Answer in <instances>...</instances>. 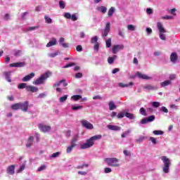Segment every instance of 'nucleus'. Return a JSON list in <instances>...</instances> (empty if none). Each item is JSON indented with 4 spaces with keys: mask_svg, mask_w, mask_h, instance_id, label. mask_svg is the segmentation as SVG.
Returning a JSON list of instances; mask_svg holds the SVG:
<instances>
[{
    "mask_svg": "<svg viewBox=\"0 0 180 180\" xmlns=\"http://www.w3.org/2000/svg\"><path fill=\"white\" fill-rule=\"evenodd\" d=\"M78 134H76L73 136L72 139L70 141V144H77V141H78L79 139Z\"/></svg>",
    "mask_w": 180,
    "mask_h": 180,
    "instance_id": "c756f323",
    "label": "nucleus"
},
{
    "mask_svg": "<svg viewBox=\"0 0 180 180\" xmlns=\"http://www.w3.org/2000/svg\"><path fill=\"white\" fill-rule=\"evenodd\" d=\"M160 110V112H163V113H168V109L165 106H162Z\"/></svg>",
    "mask_w": 180,
    "mask_h": 180,
    "instance_id": "13d9d810",
    "label": "nucleus"
},
{
    "mask_svg": "<svg viewBox=\"0 0 180 180\" xmlns=\"http://www.w3.org/2000/svg\"><path fill=\"white\" fill-rule=\"evenodd\" d=\"M139 112L143 116H147V112L144 108H141Z\"/></svg>",
    "mask_w": 180,
    "mask_h": 180,
    "instance_id": "603ef678",
    "label": "nucleus"
},
{
    "mask_svg": "<svg viewBox=\"0 0 180 180\" xmlns=\"http://www.w3.org/2000/svg\"><path fill=\"white\" fill-rule=\"evenodd\" d=\"M172 82L171 80H165L163 82L160 84L161 86L165 87V86H168V85H171Z\"/></svg>",
    "mask_w": 180,
    "mask_h": 180,
    "instance_id": "473e14b6",
    "label": "nucleus"
},
{
    "mask_svg": "<svg viewBox=\"0 0 180 180\" xmlns=\"http://www.w3.org/2000/svg\"><path fill=\"white\" fill-rule=\"evenodd\" d=\"M127 30L130 32H134V30H136V26H134V25H128Z\"/></svg>",
    "mask_w": 180,
    "mask_h": 180,
    "instance_id": "c03bdc74",
    "label": "nucleus"
},
{
    "mask_svg": "<svg viewBox=\"0 0 180 180\" xmlns=\"http://www.w3.org/2000/svg\"><path fill=\"white\" fill-rule=\"evenodd\" d=\"M149 140L151 141V142L153 143V144H157V139L153 136H150L149 138Z\"/></svg>",
    "mask_w": 180,
    "mask_h": 180,
    "instance_id": "0e129e2a",
    "label": "nucleus"
},
{
    "mask_svg": "<svg viewBox=\"0 0 180 180\" xmlns=\"http://www.w3.org/2000/svg\"><path fill=\"white\" fill-rule=\"evenodd\" d=\"M58 54H60V51H57L54 53H49L48 56L51 58H54V57H57V56H58Z\"/></svg>",
    "mask_w": 180,
    "mask_h": 180,
    "instance_id": "72a5a7b5",
    "label": "nucleus"
},
{
    "mask_svg": "<svg viewBox=\"0 0 180 180\" xmlns=\"http://www.w3.org/2000/svg\"><path fill=\"white\" fill-rule=\"evenodd\" d=\"M105 44H106V47L108 49H109V47H110V46H112V39H108L106 41H105Z\"/></svg>",
    "mask_w": 180,
    "mask_h": 180,
    "instance_id": "864d4df0",
    "label": "nucleus"
},
{
    "mask_svg": "<svg viewBox=\"0 0 180 180\" xmlns=\"http://www.w3.org/2000/svg\"><path fill=\"white\" fill-rule=\"evenodd\" d=\"M50 75H51V72H46L44 73L38 79L32 82L33 85H41L44 84L47 78L50 77Z\"/></svg>",
    "mask_w": 180,
    "mask_h": 180,
    "instance_id": "f03ea898",
    "label": "nucleus"
},
{
    "mask_svg": "<svg viewBox=\"0 0 180 180\" xmlns=\"http://www.w3.org/2000/svg\"><path fill=\"white\" fill-rule=\"evenodd\" d=\"M34 73L31 72L30 74L25 76L22 79V82H27L28 81H30V79H32V78H34Z\"/></svg>",
    "mask_w": 180,
    "mask_h": 180,
    "instance_id": "2eb2a0df",
    "label": "nucleus"
},
{
    "mask_svg": "<svg viewBox=\"0 0 180 180\" xmlns=\"http://www.w3.org/2000/svg\"><path fill=\"white\" fill-rule=\"evenodd\" d=\"M136 77H139L140 79H146V80L153 79L152 77H150L147 75L142 74L140 72H136Z\"/></svg>",
    "mask_w": 180,
    "mask_h": 180,
    "instance_id": "1a4fd4ad",
    "label": "nucleus"
},
{
    "mask_svg": "<svg viewBox=\"0 0 180 180\" xmlns=\"http://www.w3.org/2000/svg\"><path fill=\"white\" fill-rule=\"evenodd\" d=\"M46 168H47V166L43 165H41V167H39L38 168L37 171H38L39 172H41V171H44V169H46Z\"/></svg>",
    "mask_w": 180,
    "mask_h": 180,
    "instance_id": "052dcab7",
    "label": "nucleus"
},
{
    "mask_svg": "<svg viewBox=\"0 0 180 180\" xmlns=\"http://www.w3.org/2000/svg\"><path fill=\"white\" fill-rule=\"evenodd\" d=\"M146 140V136H141L139 139H136V143H143Z\"/></svg>",
    "mask_w": 180,
    "mask_h": 180,
    "instance_id": "49530a36",
    "label": "nucleus"
},
{
    "mask_svg": "<svg viewBox=\"0 0 180 180\" xmlns=\"http://www.w3.org/2000/svg\"><path fill=\"white\" fill-rule=\"evenodd\" d=\"M28 108H29V101L20 103V109L22 110V112H27Z\"/></svg>",
    "mask_w": 180,
    "mask_h": 180,
    "instance_id": "f8f14e48",
    "label": "nucleus"
},
{
    "mask_svg": "<svg viewBox=\"0 0 180 180\" xmlns=\"http://www.w3.org/2000/svg\"><path fill=\"white\" fill-rule=\"evenodd\" d=\"M157 27L159 30V37L161 40H167V36L164 33H167V30L164 28L162 22H158L157 23Z\"/></svg>",
    "mask_w": 180,
    "mask_h": 180,
    "instance_id": "20e7f679",
    "label": "nucleus"
},
{
    "mask_svg": "<svg viewBox=\"0 0 180 180\" xmlns=\"http://www.w3.org/2000/svg\"><path fill=\"white\" fill-rule=\"evenodd\" d=\"M146 13L148 15H153V10L151 8H148L146 9Z\"/></svg>",
    "mask_w": 180,
    "mask_h": 180,
    "instance_id": "338daca9",
    "label": "nucleus"
},
{
    "mask_svg": "<svg viewBox=\"0 0 180 180\" xmlns=\"http://www.w3.org/2000/svg\"><path fill=\"white\" fill-rule=\"evenodd\" d=\"M91 43L92 44L98 43V36H94V37L91 38Z\"/></svg>",
    "mask_w": 180,
    "mask_h": 180,
    "instance_id": "09e8293b",
    "label": "nucleus"
},
{
    "mask_svg": "<svg viewBox=\"0 0 180 180\" xmlns=\"http://www.w3.org/2000/svg\"><path fill=\"white\" fill-rule=\"evenodd\" d=\"M60 154H61V152H56L55 153H53L50 156V158H57V157H60Z\"/></svg>",
    "mask_w": 180,
    "mask_h": 180,
    "instance_id": "de8ad7c7",
    "label": "nucleus"
},
{
    "mask_svg": "<svg viewBox=\"0 0 180 180\" xmlns=\"http://www.w3.org/2000/svg\"><path fill=\"white\" fill-rule=\"evenodd\" d=\"M162 19L166 20H169L172 19H174V16L172 15H165L163 17H162Z\"/></svg>",
    "mask_w": 180,
    "mask_h": 180,
    "instance_id": "6e6d98bb",
    "label": "nucleus"
},
{
    "mask_svg": "<svg viewBox=\"0 0 180 180\" xmlns=\"http://www.w3.org/2000/svg\"><path fill=\"white\" fill-rule=\"evenodd\" d=\"M10 67H14L15 68H20L22 67H25V63L19 62L10 64Z\"/></svg>",
    "mask_w": 180,
    "mask_h": 180,
    "instance_id": "a211bd4d",
    "label": "nucleus"
},
{
    "mask_svg": "<svg viewBox=\"0 0 180 180\" xmlns=\"http://www.w3.org/2000/svg\"><path fill=\"white\" fill-rule=\"evenodd\" d=\"M63 82H64V79L60 80L59 82H57L55 84H53V87L56 88V86H60L61 84H63Z\"/></svg>",
    "mask_w": 180,
    "mask_h": 180,
    "instance_id": "8fccbe9b",
    "label": "nucleus"
},
{
    "mask_svg": "<svg viewBox=\"0 0 180 180\" xmlns=\"http://www.w3.org/2000/svg\"><path fill=\"white\" fill-rule=\"evenodd\" d=\"M89 167V164H82L79 165L76 167L77 169H84V168H88Z\"/></svg>",
    "mask_w": 180,
    "mask_h": 180,
    "instance_id": "7c9ffc66",
    "label": "nucleus"
},
{
    "mask_svg": "<svg viewBox=\"0 0 180 180\" xmlns=\"http://www.w3.org/2000/svg\"><path fill=\"white\" fill-rule=\"evenodd\" d=\"M64 16L66 19H71V13H65Z\"/></svg>",
    "mask_w": 180,
    "mask_h": 180,
    "instance_id": "69168bd1",
    "label": "nucleus"
},
{
    "mask_svg": "<svg viewBox=\"0 0 180 180\" xmlns=\"http://www.w3.org/2000/svg\"><path fill=\"white\" fill-rule=\"evenodd\" d=\"M70 19L73 21L75 22L77 20H78V17H77V15L75 14H72L70 17Z\"/></svg>",
    "mask_w": 180,
    "mask_h": 180,
    "instance_id": "680f3d73",
    "label": "nucleus"
},
{
    "mask_svg": "<svg viewBox=\"0 0 180 180\" xmlns=\"http://www.w3.org/2000/svg\"><path fill=\"white\" fill-rule=\"evenodd\" d=\"M57 44V39L56 38H52L51 41L46 44V47H51Z\"/></svg>",
    "mask_w": 180,
    "mask_h": 180,
    "instance_id": "5701e85b",
    "label": "nucleus"
},
{
    "mask_svg": "<svg viewBox=\"0 0 180 180\" xmlns=\"http://www.w3.org/2000/svg\"><path fill=\"white\" fill-rule=\"evenodd\" d=\"M109 32H110V22H108L103 32V37H106L109 34Z\"/></svg>",
    "mask_w": 180,
    "mask_h": 180,
    "instance_id": "9b49d317",
    "label": "nucleus"
},
{
    "mask_svg": "<svg viewBox=\"0 0 180 180\" xmlns=\"http://www.w3.org/2000/svg\"><path fill=\"white\" fill-rule=\"evenodd\" d=\"M176 8H172L170 10H168V13H170V15H173V16H176Z\"/></svg>",
    "mask_w": 180,
    "mask_h": 180,
    "instance_id": "a19ab883",
    "label": "nucleus"
},
{
    "mask_svg": "<svg viewBox=\"0 0 180 180\" xmlns=\"http://www.w3.org/2000/svg\"><path fill=\"white\" fill-rule=\"evenodd\" d=\"M59 6L60 9H64L65 8V2H64L63 0H60L59 1Z\"/></svg>",
    "mask_w": 180,
    "mask_h": 180,
    "instance_id": "3c124183",
    "label": "nucleus"
},
{
    "mask_svg": "<svg viewBox=\"0 0 180 180\" xmlns=\"http://www.w3.org/2000/svg\"><path fill=\"white\" fill-rule=\"evenodd\" d=\"M82 109V105H78L77 104L72 105V110H79Z\"/></svg>",
    "mask_w": 180,
    "mask_h": 180,
    "instance_id": "f704fd0d",
    "label": "nucleus"
},
{
    "mask_svg": "<svg viewBox=\"0 0 180 180\" xmlns=\"http://www.w3.org/2000/svg\"><path fill=\"white\" fill-rule=\"evenodd\" d=\"M25 165H22L19 169L17 171L18 173L19 172H22V171H25Z\"/></svg>",
    "mask_w": 180,
    "mask_h": 180,
    "instance_id": "e2e57ef3",
    "label": "nucleus"
},
{
    "mask_svg": "<svg viewBox=\"0 0 180 180\" xmlns=\"http://www.w3.org/2000/svg\"><path fill=\"white\" fill-rule=\"evenodd\" d=\"M94 51H96V53H98L99 51V43L96 42L94 44Z\"/></svg>",
    "mask_w": 180,
    "mask_h": 180,
    "instance_id": "4d7b16f0",
    "label": "nucleus"
},
{
    "mask_svg": "<svg viewBox=\"0 0 180 180\" xmlns=\"http://www.w3.org/2000/svg\"><path fill=\"white\" fill-rule=\"evenodd\" d=\"M130 133H131V131L127 130L122 134L121 137L122 139H124L125 137H127V136H129V134H130Z\"/></svg>",
    "mask_w": 180,
    "mask_h": 180,
    "instance_id": "79ce46f5",
    "label": "nucleus"
},
{
    "mask_svg": "<svg viewBox=\"0 0 180 180\" xmlns=\"http://www.w3.org/2000/svg\"><path fill=\"white\" fill-rule=\"evenodd\" d=\"M116 58H117V56H116V55H114L112 57H109L108 58V64H113V63H115V60H116Z\"/></svg>",
    "mask_w": 180,
    "mask_h": 180,
    "instance_id": "bb28decb",
    "label": "nucleus"
},
{
    "mask_svg": "<svg viewBox=\"0 0 180 180\" xmlns=\"http://www.w3.org/2000/svg\"><path fill=\"white\" fill-rule=\"evenodd\" d=\"M27 86H28L26 85V83H20V84H18V89H25L27 90Z\"/></svg>",
    "mask_w": 180,
    "mask_h": 180,
    "instance_id": "4c0bfd02",
    "label": "nucleus"
},
{
    "mask_svg": "<svg viewBox=\"0 0 180 180\" xmlns=\"http://www.w3.org/2000/svg\"><path fill=\"white\" fill-rule=\"evenodd\" d=\"M152 106H153V108H159L160 102H158V101L152 102Z\"/></svg>",
    "mask_w": 180,
    "mask_h": 180,
    "instance_id": "bf43d9fd",
    "label": "nucleus"
},
{
    "mask_svg": "<svg viewBox=\"0 0 180 180\" xmlns=\"http://www.w3.org/2000/svg\"><path fill=\"white\" fill-rule=\"evenodd\" d=\"M105 162L109 167H120L119 159L116 158H107L105 159Z\"/></svg>",
    "mask_w": 180,
    "mask_h": 180,
    "instance_id": "39448f33",
    "label": "nucleus"
},
{
    "mask_svg": "<svg viewBox=\"0 0 180 180\" xmlns=\"http://www.w3.org/2000/svg\"><path fill=\"white\" fill-rule=\"evenodd\" d=\"M77 144L70 143V146H68L66 149L67 154H70L72 151V150H74L75 147H77Z\"/></svg>",
    "mask_w": 180,
    "mask_h": 180,
    "instance_id": "b1692460",
    "label": "nucleus"
},
{
    "mask_svg": "<svg viewBox=\"0 0 180 180\" xmlns=\"http://www.w3.org/2000/svg\"><path fill=\"white\" fill-rule=\"evenodd\" d=\"M124 116H126V114L124 112H121L120 113H118V115H117V119H123V117H124Z\"/></svg>",
    "mask_w": 180,
    "mask_h": 180,
    "instance_id": "5fc2aeb1",
    "label": "nucleus"
},
{
    "mask_svg": "<svg viewBox=\"0 0 180 180\" xmlns=\"http://www.w3.org/2000/svg\"><path fill=\"white\" fill-rule=\"evenodd\" d=\"M15 165H12L11 166H9L7 168V174H8L9 175H14L15 174Z\"/></svg>",
    "mask_w": 180,
    "mask_h": 180,
    "instance_id": "dca6fc26",
    "label": "nucleus"
},
{
    "mask_svg": "<svg viewBox=\"0 0 180 180\" xmlns=\"http://www.w3.org/2000/svg\"><path fill=\"white\" fill-rule=\"evenodd\" d=\"M75 78H77V79L82 78V73H81V72L76 73Z\"/></svg>",
    "mask_w": 180,
    "mask_h": 180,
    "instance_id": "774afa93",
    "label": "nucleus"
},
{
    "mask_svg": "<svg viewBox=\"0 0 180 180\" xmlns=\"http://www.w3.org/2000/svg\"><path fill=\"white\" fill-rule=\"evenodd\" d=\"M82 127H84V129H87V130H92L94 129V124H92L91 122H88L86 120H82L80 122Z\"/></svg>",
    "mask_w": 180,
    "mask_h": 180,
    "instance_id": "423d86ee",
    "label": "nucleus"
},
{
    "mask_svg": "<svg viewBox=\"0 0 180 180\" xmlns=\"http://www.w3.org/2000/svg\"><path fill=\"white\" fill-rule=\"evenodd\" d=\"M34 140V137H33V136H30L28 138V140L26 143V147H27V148L32 147V144H33Z\"/></svg>",
    "mask_w": 180,
    "mask_h": 180,
    "instance_id": "412c9836",
    "label": "nucleus"
},
{
    "mask_svg": "<svg viewBox=\"0 0 180 180\" xmlns=\"http://www.w3.org/2000/svg\"><path fill=\"white\" fill-rule=\"evenodd\" d=\"M4 75L8 82H12V79H11V72H4Z\"/></svg>",
    "mask_w": 180,
    "mask_h": 180,
    "instance_id": "a878e982",
    "label": "nucleus"
},
{
    "mask_svg": "<svg viewBox=\"0 0 180 180\" xmlns=\"http://www.w3.org/2000/svg\"><path fill=\"white\" fill-rule=\"evenodd\" d=\"M59 45L63 47V49H68L70 47V44L68 43H65V39L64 37H60L59 39Z\"/></svg>",
    "mask_w": 180,
    "mask_h": 180,
    "instance_id": "ddd939ff",
    "label": "nucleus"
},
{
    "mask_svg": "<svg viewBox=\"0 0 180 180\" xmlns=\"http://www.w3.org/2000/svg\"><path fill=\"white\" fill-rule=\"evenodd\" d=\"M153 133L155 136H162V134H164V131H160V130H155L153 131Z\"/></svg>",
    "mask_w": 180,
    "mask_h": 180,
    "instance_id": "ea45409f",
    "label": "nucleus"
},
{
    "mask_svg": "<svg viewBox=\"0 0 180 180\" xmlns=\"http://www.w3.org/2000/svg\"><path fill=\"white\" fill-rule=\"evenodd\" d=\"M125 116L128 119H130V120H133L136 119V115H134V114H131L130 112H126Z\"/></svg>",
    "mask_w": 180,
    "mask_h": 180,
    "instance_id": "cd10ccee",
    "label": "nucleus"
},
{
    "mask_svg": "<svg viewBox=\"0 0 180 180\" xmlns=\"http://www.w3.org/2000/svg\"><path fill=\"white\" fill-rule=\"evenodd\" d=\"M27 92H37L39 91V89L34 86H27Z\"/></svg>",
    "mask_w": 180,
    "mask_h": 180,
    "instance_id": "6ab92c4d",
    "label": "nucleus"
},
{
    "mask_svg": "<svg viewBox=\"0 0 180 180\" xmlns=\"http://www.w3.org/2000/svg\"><path fill=\"white\" fill-rule=\"evenodd\" d=\"M108 108L110 110H115V109H116L117 106L116 105V104H115V101H110L108 103Z\"/></svg>",
    "mask_w": 180,
    "mask_h": 180,
    "instance_id": "4be33fe9",
    "label": "nucleus"
},
{
    "mask_svg": "<svg viewBox=\"0 0 180 180\" xmlns=\"http://www.w3.org/2000/svg\"><path fill=\"white\" fill-rule=\"evenodd\" d=\"M22 54V51L21 50H14L13 51V55L15 57H19Z\"/></svg>",
    "mask_w": 180,
    "mask_h": 180,
    "instance_id": "37998d69",
    "label": "nucleus"
},
{
    "mask_svg": "<svg viewBox=\"0 0 180 180\" xmlns=\"http://www.w3.org/2000/svg\"><path fill=\"white\" fill-rule=\"evenodd\" d=\"M39 129L43 133H47V132L51 131V127H50L49 125H44V124H39Z\"/></svg>",
    "mask_w": 180,
    "mask_h": 180,
    "instance_id": "6e6552de",
    "label": "nucleus"
},
{
    "mask_svg": "<svg viewBox=\"0 0 180 180\" xmlns=\"http://www.w3.org/2000/svg\"><path fill=\"white\" fill-rule=\"evenodd\" d=\"M108 130H112V131H120L122 130V127L117 126V125H107Z\"/></svg>",
    "mask_w": 180,
    "mask_h": 180,
    "instance_id": "4468645a",
    "label": "nucleus"
},
{
    "mask_svg": "<svg viewBox=\"0 0 180 180\" xmlns=\"http://www.w3.org/2000/svg\"><path fill=\"white\" fill-rule=\"evenodd\" d=\"M124 49V46L120 44L114 45L112 48V53L117 54V52L120 51V50H123Z\"/></svg>",
    "mask_w": 180,
    "mask_h": 180,
    "instance_id": "9d476101",
    "label": "nucleus"
},
{
    "mask_svg": "<svg viewBox=\"0 0 180 180\" xmlns=\"http://www.w3.org/2000/svg\"><path fill=\"white\" fill-rule=\"evenodd\" d=\"M68 98V95H64L63 96L59 98V101L60 102V103H63L65 102V101H67Z\"/></svg>",
    "mask_w": 180,
    "mask_h": 180,
    "instance_id": "58836bf2",
    "label": "nucleus"
},
{
    "mask_svg": "<svg viewBox=\"0 0 180 180\" xmlns=\"http://www.w3.org/2000/svg\"><path fill=\"white\" fill-rule=\"evenodd\" d=\"M115 13V7H111L109 10H108V17L109 18H112V16H113V14Z\"/></svg>",
    "mask_w": 180,
    "mask_h": 180,
    "instance_id": "2f4dec72",
    "label": "nucleus"
},
{
    "mask_svg": "<svg viewBox=\"0 0 180 180\" xmlns=\"http://www.w3.org/2000/svg\"><path fill=\"white\" fill-rule=\"evenodd\" d=\"M134 84L132 82H130L129 84L119 83L118 86L120 88H127L128 86H133Z\"/></svg>",
    "mask_w": 180,
    "mask_h": 180,
    "instance_id": "393cba45",
    "label": "nucleus"
},
{
    "mask_svg": "<svg viewBox=\"0 0 180 180\" xmlns=\"http://www.w3.org/2000/svg\"><path fill=\"white\" fill-rule=\"evenodd\" d=\"M163 162L162 171L165 174L169 173V167H171V160L166 156H162L160 158Z\"/></svg>",
    "mask_w": 180,
    "mask_h": 180,
    "instance_id": "7ed1b4c3",
    "label": "nucleus"
},
{
    "mask_svg": "<svg viewBox=\"0 0 180 180\" xmlns=\"http://www.w3.org/2000/svg\"><path fill=\"white\" fill-rule=\"evenodd\" d=\"M45 22L46 23H48L49 25L53 23V20L50 18L48 15L44 16Z\"/></svg>",
    "mask_w": 180,
    "mask_h": 180,
    "instance_id": "c9c22d12",
    "label": "nucleus"
},
{
    "mask_svg": "<svg viewBox=\"0 0 180 180\" xmlns=\"http://www.w3.org/2000/svg\"><path fill=\"white\" fill-rule=\"evenodd\" d=\"M144 89H147V91H155L158 89V87L156 86H153L151 84H146L143 86Z\"/></svg>",
    "mask_w": 180,
    "mask_h": 180,
    "instance_id": "f3484780",
    "label": "nucleus"
},
{
    "mask_svg": "<svg viewBox=\"0 0 180 180\" xmlns=\"http://www.w3.org/2000/svg\"><path fill=\"white\" fill-rule=\"evenodd\" d=\"M81 98H82V96H81V95H74L71 97L72 101H79V99H81Z\"/></svg>",
    "mask_w": 180,
    "mask_h": 180,
    "instance_id": "e433bc0d",
    "label": "nucleus"
},
{
    "mask_svg": "<svg viewBox=\"0 0 180 180\" xmlns=\"http://www.w3.org/2000/svg\"><path fill=\"white\" fill-rule=\"evenodd\" d=\"M178 60V55H176V53H172L170 56V60L173 64H175L176 63V60Z\"/></svg>",
    "mask_w": 180,
    "mask_h": 180,
    "instance_id": "aec40b11",
    "label": "nucleus"
},
{
    "mask_svg": "<svg viewBox=\"0 0 180 180\" xmlns=\"http://www.w3.org/2000/svg\"><path fill=\"white\" fill-rule=\"evenodd\" d=\"M101 139H102V135L101 134L91 136L89 139L86 140V143L80 145L81 150H86V148H91V147H94L95 141L97 140H101Z\"/></svg>",
    "mask_w": 180,
    "mask_h": 180,
    "instance_id": "f257e3e1",
    "label": "nucleus"
},
{
    "mask_svg": "<svg viewBox=\"0 0 180 180\" xmlns=\"http://www.w3.org/2000/svg\"><path fill=\"white\" fill-rule=\"evenodd\" d=\"M11 109H13V110H19V109H20V103H18L12 105Z\"/></svg>",
    "mask_w": 180,
    "mask_h": 180,
    "instance_id": "c85d7f7f",
    "label": "nucleus"
},
{
    "mask_svg": "<svg viewBox=\"0 0 180 180\" xmlns=\"http://www.w3.org/2000/svg\"><path fill=\"white\" fill-rule=\"evenodd\" d=\"M155 120V115H150L148 117L143 118L141 120V124H146V123H151V122H154Z\"/></svg>",
    "mask_w": 180,
    "mask_h": 180,
    "instance_id": "0eeeda50",
    "label": "nucleus"
},
{
    "mask_svg": "<svg viewBox=\"0 0 180 180\" xmlns=\"http://www.w3.org/2000/svg\"><path fill=\"white\" fill-rule=\"evenodd\" d=\"M98 9L101 12V13H105L106 11H108V8L103 6L98 7Z\"/></svg>",
    "mask_w": 180,
    "mask_h": 180,
    "instance_id": "a18cd8bd",
    "label": "nucleus"
}]
</instances>
